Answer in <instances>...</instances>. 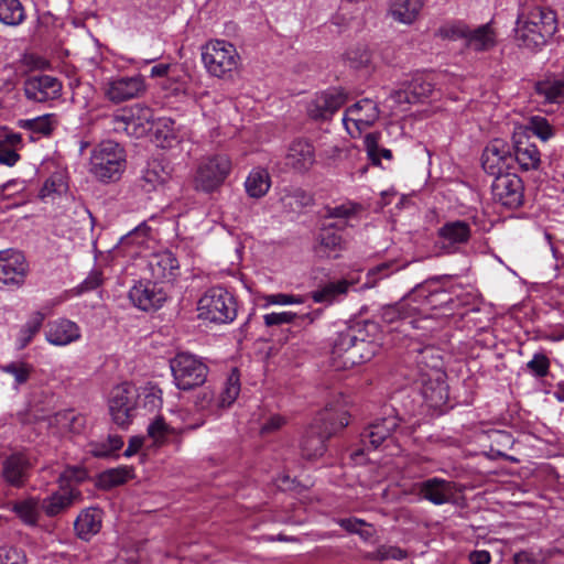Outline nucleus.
I'll use <instances>...</instances> for the list:
<instances>
[{
	"label": "nucleus",
	"mask_w": 564,
	"mask_h": 564,
	"mask_svg": "<svg viewBox=\"0 0 564 564\" xmlns=\"http://www.w3.org/2000/svg\"><path fill=\"white\" fill-rule=\"evenodd\" d=\"M557 30L556 14L550 9L524 4L518 15L516 41L520 47L540 51Z\"/></svg>",
	"instance_id": "f257e3e1"
},
{
	"label": "nucleus",
	"mask_w": 564,
	"mask_h": 564,
	"mask_svg": "<svg viewBox=\"0 0 564 564\" xmlns=\"http://www.w3.org/2000/svg\"><path fill=\"white\" fill-rule=\"evenodd\" d=\"M379 350V345L365 337L362 329L350 328L336 338L330 351V367L335 371L346 370L369 361Z\"/></svg>",
	"instance_id": "f03ea898"
},
{
	"label": "nucleus",
	"mask_w": 564,
	"mask_h": 564,
	"mask_svg": "<svg viewBox=\"0 0 564 564\" xmlns=\"http://www.w3.org/2000/svg\"><path fill=\"white\" fill-rule=\"evenodd\" d=\"M349 424L347 412L336 413L326 410L305 430L301 442V455L305 459L322 457L326 452V441Z\"/></svg>",
	"instance_id": "7ed1b4c3"
},
{
	"label": "nucleus",
	"mask_w": 564,
	"mask_h": 564,
	"mask_svg": "<svg viewBox=\"0 0 564 564\" xmlns=\"http://www.w3.org/2000/svg\"><path fill=\"white\" fill-rule=\"evenodd\" d=\"M232 171V161L225 153L203 158L196 169L194 187L196 191L213 194L225 184Z\"/></svg>",
	"instance_id": "20e7f679"
},
{
	"label": "nucleus",
	"mask_w": 564,
	"mask_h": 564,
	"mask_svg": "<svg viewBox=\"0 0 564 564\" xmlns=\"http://www.w3.org/2000/svg\"><path fill=\"white\" fill-rule=\"evenodd\" d=\"M236 47L224 40H215L203 46L202 59L207 72L218 78H229L238 67Z\"/></svg>",
	"instance_id": "39448f33"
},
{
	"label": "nucleus",
	"mask_w": 564,
	"mask_h": 564,
	"mask_svg": "<svg viewBox=\"0 0 564 564\" xmlns=\"http://www.w3.org/2000/svg\"><path fill=\"white\" fill-rule=\"evenodd\" d=\"M175 386L188 391L203 386L209 373L208 366L189 352H178L170 360Z\"/></svg>",
	"instance_id": "423d86ee"
},
{
	"label": "nucleus",
	"mask_w": 564,
	"mask_h": 564,
	"mask_svg": "<svg viewBox=\"0 0 564 564\" xmlns=\"http://www.w3.org/2000/svg\"><path fill=\"white\" fill-rule=\"evenodd\" d=\"M198 317L212 323H228L237 315L234 296L220 286L205 292L197 304Z\"/></svg>",
	"instance_id": "0eeeda50"
},
{
	"label": "nucleus",
	"mask_w": 564,
	"mask_h": 564,
	"mask_svg": "<svg viewBox=\"0 0 564 564\" xmlns=\"http://www.w3.org/2000/svg\"><path fill=\"white\" fill-rule=\"evenodd\" d=\"M124 164L120 143H98L90 156V172L100 181H115Z\"/></svg>",
	"instance_id": "6e6552de"
},
{
	"label": "nucleus",
	"mask_w": 564,
	"mask_h": 564,
	"mask_svg": "<svg viewBox=\"0 0 564 564\" xmlns=\"http://www.w3.org/2000/svg\"><path fill=\"white\" fill-rule=\"evenodd\" d=\"M433 93V84L422 74L401 84L387 99L393 111L405 112L411 105L424 102Z\"/></svg>",
	"instance_id": "1a4fd4ad"
},
{
	"label": "nucleus",
	"mask_w": 564,
	"mask_h": 564,
	"mask_svg": "<svg viewBox=\"0 0 564 564\" xmlns=\"http://www.w3.org/2000/svg\"><path fill=\"white\" fill-rule=\"evenodd\" d=\"M138 391L134 386L126 382L115 387L108 400L109 413L113 423L120 427L128 426L137 406Z\"/></svg>",
	"instance_id": "9d476101"
},
{
	"label": "nucleus",
	"mask_w": 564,
	"mask_h": 564,
	"mask_svg": "<svg viewBox=\"0 0 564 564\" xmlns=\"http://www.w3.org/2000/svg\"><path fill=\"white\" fill-rule=\"evenodd\" d=\"M346 101L347 95L341 88H329L315 94L306 104V112L313 120H328Z\"/></svg>",
	"instance_id": "9b49d317"
},
{
	"label": "nucleus",
	"mask_w": 564,
	"mask_h": 564,
	"mask_svg": "<svg viewBox=\"0 0 564 564\" xmlns=\"http://www.w3.org/2000/svg\"><path fill=\"white\" fill-rule=\"evenodd\" d=\"M494 198L501 205L516 209L523 205L524 185L514 173H506L495 177L491 185Z\"/></svg>",
	"instance_id": "f8f14e48"
},
{
	"label": "nucleus",
	"mask_w": 564,
	"mask_h": 564,
	"mask_svg": "<svg viewBox=\"0 0 564 564\" xmlns=\"http://www.w3.org/2000/svg\"><path fill=\"white\" fill-rule=\"evenodd\" d=\"M25 97L34 102L57 99L62 93V83L50 75H31L23 83Z\"/></svg>",
	"instance_id": "ddd939ff"
},
{
	"label": "nucleus",
	"mask_w": 564,
	"mask_h": 564,
	"mask_svg": "<svg viewBox=\"0 0 564 564\" xmlns=\"http://www.w3.org/2000/svg\"><path fill=\"white\" fill-rule=\"evenodd\" d=\"M147 90L143 76H121L112 78L108 82L106 88V97L115 102L120 104L130 99L140 98Z\"/></svg>",
	"instance_id": "4468645a"
},
{
	"label": "nucleus",
	"mask_w": 564,
	"mask_h": 564,
	"mask_svg": "<svg viewBox=\"0 0 564 564\" xmlns=\"http://www.w3.org/2000/svg\"><path fill=\"white\" fill-rule=\"evenodd\" d=\"M28 263L21 252L13 250L0 251V283L20 288L24 284Z\"/></svg>",
	"instance_id": "2eb2a0df"
},
{
	"label": "nucleus",
	"mask_w": 564,
	"mask_h": 564,
	"mask_svg": "<svg viewBox=\"0 0 564 564\" xmlns=\"http://www.w3.org/2000/svg\"><path fill=\"white\" fill-rule=\"evenodd\" d=\"M166 297V292L153 280L139 281L129 292L133 305L145 312L161 307Z\"/></svg>",
	"instance_id": "dca6fc26"
},
{
	"label": "nucleus",
	"mask_w": 564,
	"mask_h": 564,
	"mask_svg": "<svg viewBox=\"0 0 564 564\" xmlns=\"http://www.w3.org/2000/svg\"><path fill=\"white\" fill-rule=\"evenodd\" d=\"M459 485L442 478H429L419 485L420 495L434 505L456 503Z\"/></svg>",
	"instance_id": "f3484780"
},
{
	"label": "nucleus",
	"mask_w": 564,
	"mask_h": 564,
	"mask_svg": "<svg viewBox=\"0 0 564 564\" xmlns=\"http://www.w3.org/2000/svg\"><path fill=\"white\" fill-rule=\"evenodd\" d=\"M512 143H503L500 148L496 143L487 145L481 156L484 170L495 177L506 175L505 172L513 163Z\"/></svg>",
	"instance_id": "a211bd4d"
},
{
	"label": "nucleus",
	"mask_w": 564,
	"mask_h": 564,
	"mask_svg": "<svg viewBox=\"0 0 564 564\" xmlns=\"http://www.w3.org/2000/svg\"><path fill=\"white\" fill-rule=\"evenodd\" d=\"M34 463L26 453H13L2 463V477L13 487H22Z\"/></svg>",
	"instance_id": "6ab92c4d"
},
{
	"label": "nucleus",
	"mask_w": 564,
	"mask_h": 564,
	"mask_svg": "<svg viewBox=\"0 0 564 564\" xmlns=\"http://www.w3.org/2000/svg\"><path fill=\"white\" fill-rule=\"evenodd\" d=\"M148 268L156 283L172 282L180 273L178 260L169 250L152 254Z\"/></svg>",
	"instance_id": "aec40b11"
},
{
	"label": "nucleus",
	"mask_w": 564,
	"mask_h": 564,
	"mask_svg": "<svg viewBox=\"0 0 564 564\" xmlns=\"http://www.w3.org/2000/svg\"><path fill=\"white\" fill-rule=\"evenodd\" d=\"M340 230L335 224H323L314 247L318 257L338 258L339 252L346 247V240L339 234Z\"/></svg>",
	"instance_id": "412c9836"
},
{
	"label": "nucleus",
	"mask_w": 564,
	"mask_h": 564,
	"mask_svg": "<svg viewBox=\"0 0 564 564\" xmlns=\"http://www.w3.org/2000/svg\"><path fill=\"white\" fill-rule=\"evenodd\" d=\"M400 419L391 415L369 424L360 434L361 443L371 448H378L399 426Z\"/></svg>",
	"instance_id": "4be33fe9"
},
{
	"label": "nucleus",
	"mask_w": 564,
	"mask_h": 564,
	"mask_svg": "<svg viewBox=\"0 0 564 564\" xmlns=\"http://www.w3.org/2000/svg\"><path fill=\"white\" fill-rule=\"evenodd\" d=\"M79 336V328L72 321L61 318L47 325L46 339L53 345H68L77 340Z\"/></svg>",
	"instance_id": "5701e85b"
},
{
	"label": "nucleus",
	"mask_w": 564,
	"mask_h": 564,
	"mask_svg": "<svg viewBox=\"0 0 564 564\" xmlns=\"http://www.w3.org/2000/svg\"><path fill=\"white\" fill-rule=\"evenodd\" d=\"M536 137L542 141L553 137V128L546 118L541 116H533L529 120L516 127L513 132L514 141H520L522 138L530 139Z\"/></svg>",
	"instance_id": "b1692460"
},
{
	"label": "nucleus",
	"mask_w": 564,
	"mask_h": 564,
	"mask_svg": "<svg viewBox=\"0 0 564 564\" xmlns=\"http://www.w3.org/2000/svg\"><path fill=\"white\" fill-rule=\"evenodd\" d=\"M79 498L80 492L73 488L57 491L41 501V509L47 517H56L65 512Z\"/></svg>",
	"instance_id": "393cba45"
},
{
	"label": "nucleus",
	"mask_w": 564,
	"mask_h": 564,
	"mask_svg": "<svg viewBox=\"0 0 564 564\" xmlns=\"http://www.w3.org/2000/svg\"><path fill=\"white\" fill-rule=\"evenodd\" d=\"M437 235L444 246L465 245L471 237V228L465 220L447 221L438 228Z\"/></svg>",
	"instance_id": "a878e982"
},
{
	"label": "nucleus",
	"mask_w": 564,
	"mask_h": 564,
	"mask_svg": "<svg viewBox=\"0 0 564 564\" xmlns=\"http://www.w3.org/2000/svg\"><path fill=\"white\" fill-rule=\"evenodd\" d=\"M315 162L312 143H292L285 155V165L297 172L307 171Z\"/></svg>",
	"instance_id": "bb28decb"
},
{
	"label": "nucleus",
	"mask_w": 564,
	"mask_h": 564,
	"mask_svg": "<svg viewBox=\"0 0 564 564\" xmlns=\"http://www.w3.org/2000/svg\"><path fill=\"white\" fill-rule=\"evenodd\" d=\"M322 314V310H315L306 314L297 315L292 312L270 313L263 316L268 327L293 323L295 326L311 325Z\"/></svg>",
	"instance_id": "cd10ccee"
},
{
	"label": "nucleus",
	"mask_w": 564,
	"mask_h": 564,
	"mask_svg": "<svg viewBox=\"0 0 564 564\" xmlns=\"http://www.w3.org/2000/svg\"><path fill=\"white\" fill-rule=\"evenodd\" d=\"M134 478V468L129 466H120L109 468L98 475L97 485L99 488L109 490L113 487L126 484L129 479Z\"/></svg>",
	"instance_id": "c85d7f7f"
},
{
	"label": "nucleus",
	"mask_w": 564,
	"mask_h": 564,
	"mask_svg": "<svg viewBox=\"0 0 564 564\" xmlns=\"http://www.w3.org/2000/svg\"><path fill=\"white\" fill-rule=\"evenodd\" d=\"M462 35L467 40V45L475 51H487L495 45V33L488 24L475 30L466 29Z\"/></svg>",
	"instance_id": "c756f323"
},
{
	"label": "nucleus",
	"mask_w": 564,
	"mask_h": 564,
	"mask_svg": "<svg viewBox=\"0 0 564 564\" xmlns=\"http://www.w3.org/2000/svg\"><path fill=\"white\" fill-rule=\"evenodd\" d=\"M101 528V518L97 510H85L79 513L74 523L76 534L88 540L91 535L99 532Z\"/></svg>",
	"instance_id": "7c9ffc66"
},
{
	"label": "nucleus",
	"mask_w": 564,
	"mask_h": 564,
	"mask_svg": "<svg viewBox=\"0 0 564 564\" xmlns=\"http://www.w3.org/2000/svg\"><path fill=\"white\" fill-rule=\"evenodd\" d=\"M422 9V0H394L390 7V13L395 21L411 24Z\"/></svg>",
	"instance_id": "2f4dec72"
},
{
	"label": "nucleus",
	"mask_w": 564,
	"mask_h": 564,
	"mask_svg": "<svg viewBox=\"0 0 564 564\" xmlns=\"http://www.w3.org/2000/svg\"><path fill=\"white\" fill-rule=\"evenodd\" d=\"M513 162H518L523 170H535L541 163L540 151L535 143H513Z\"/></svg>",
	"instance_id": "473e14b6"
},
{
	"label": "nucleus",
	"mask_w": 564,
	"mask_h": 564,
	"mask_svg": "<svg viewBox=\"0 0 564 564\" xmlns=\"http://www.w3.org/2000/svg\"><path fill=\"white\" fill-rule=\"evenodd\" d=\"M270 186L271 180L269 172L260 167L252 170L245 182L246 192L252 198L263 197Z\"/></svg>",
	"instance_id": "72a5a7b5"
},
{
	"label": "nucleus",
	"mask_w": 564,
	"mask_h": 564,
	"mask_svg": "<svg viewBox=\"0 0 564 564\" xmlns=\"http://www.w3.org/2000/svg\"><path fill=\"white\" fill-rule=\"evenodd\" d=\"M416 308L409 303L408 296H404L393 304L382 306L380 310V317L384 323L393 324L398 321L414 316Z\"/></svg>",
	"instance_id": "f704fd0d"
},
{
	"label": "nucleus",
	"mask_w": 564,
	"mask_h": 564,
	"mask_svg": "<svg viewBox=\"0 0 564 564\" xmlns=\"http://www.w3.org/2000/svg\"><path fill=\"white\" fill-rule=\"evenodd\" d=\"M350 282L347 280L332 281L323 285L321 289L311 293L312 299L316 303H332L339 295L346 294Z\"/></svg>",
	"instance_id": "c9c22d12"
},
{
	"label": "nucleus",
	"mask_w": 564,
	"mask_h": 564,
	"mask_svg": "<svg viewBox=\"0 0 564 564\" xmlns=\"http://www.w3.org/2000/svg\"><path fill=\"white\" fill-rule=\"evenodd\" d=\"M19 126L31 132L30 141H34L35 138H47L54 129L53 116L45 115L30 120H20Z\"/></svg>",
	"instance_id": "e433bc0d"
},
{
	"label": "nucleus",
	"mask_w": 564,
	"mask_h": 564,
	"mask_svg": "<svg viewBox=\"0 0 564 564\" xmlns=\"http://www.w3.org/2000/svg\"><path fill=\"white\" fill-rule=\"evenodd\" d=\"M24 20V7L19 0H0V22L17 26Z\"/></svg>",
	"instance_id": "4c0bfd02"
},
{
	"label": "nucleus",
	"mask_w": 564,
	"mask_h": 564,
	"mask_svg": "<svg viewBox=\"0 0 564 564\" xmlns=\"http://www.w3.org/2000/svg\"><path fill=\"white\" fill-rule=\"evenodd\" d=\"M356 214V206L351 203L343 204L335 207L324 208V223L335 224L338 229H345L347 226V219Z\"/></svg>",
	"instance_id": "58836bf2"
},
{
	"label": "nucleus",
	"mask_w": 564,
	"mask_h": 564,
	"mask_svg": "<svg viewBox=\"0 0 564 564\" xmlns=\"http://www.w3.org/2000/svg\"><path fill=\"white\" fill-rule=\"evenodd\" d=\"M13 511L17 516L29 525H35L39 520L41 501L35 498H28L13 505Z\"/></svg>",
	"instance_id": "ea45409f"
},
{
	"label": "nucleus",
	"mask_w": 564,
	"mask_h": 564,
	"mask_svg": "<svg viewBox=\"0 0 564 564\" xmlns=\"http://www.w3.org/2000/svg\"><path fill=\"white\" fill-rule=\"evenodd\" d=\"M240 392V378L239 372L235 368L231 370L230 375L228 376L225 386L219 393V397L217 399V406L219 408H227L230 406Z\"/></svg>",
	"instance_id": "a19ab883"
},
{
	"label": "nucleus",
	"mask_w": 564,
	"mask_h": 564,
	"mask_svg": "<svg viewBox=\"0 0 564 564\" xmlns=\"http://www.w3.org/2000/svg\"><path fill=\"white\" fill-rule=\"evenodd\" d=\"M538 95L543 96L549 102H557L564 96V79L546 78L535 85Z\"/></svg>",
	"instance_id": "79ce46f5"
},
{
	"label": "nucleus",
	"mask_w": 564,
	"mask_h": 564,
	"mask_svg": "<svg viewBox=\"0 0 564 564\" xmlns=\"http://www.w3.org/2000/svg\"><path fill=\"white\" fill-rule=\"evenodd\" d=\"M343 122L348 134L354 139L360 138L361 133L372 124V122H366L358 116L357 107H349L346 109Z\"/></svg>",
	"instance_id": "37998d69"
},
{
	"label": "nucleus",
	"mask_w": 564,
	"mask_h": 564,
	"mask_svg": "<svg viewBox=\"0 0 564 564\" xmlns=\"http://www.w3.org/2000/svg\"><path fill=\"white\" fill-rule=\"evenodd\" d=\"M68 189V185L65 181V177L61 173H54L51 175L43 184L42 188L39 192V197L41 199H45L46 197L58 195L66 193Z\"/></svg>",
	"instance_id": "c03bdc74"
},
{
	"label": "nucleus",
	"mask_w": 564,
	"mask_h": 564,
	"mask_svg": "<svg viewBox=\"0 0 564 564\" xmlns=\"http://www.w3.org/2000/svg\"><path fill=\"white\" fill-rule=\"evenodd\" d=\"M44 314L35 312L24 327L20 330L19 336V348L26 347L32 338L39 333L44 321Z\"/></svg>",
	"instance_id": "a18cd8bd"
},
{
	"label": "nucleus",
	"mask_w": 564,
	"mask_h": 564,
	"mask_svg": "<svg viewBox=\"0 0 564 564\" xmlns=\"http://www.w3.org/2000/svg\"><path fill=\"white\" fill-rule=\"evenodd\" d=\"M423 395L433 406H440L448 399L447 384L443 380H437L435 387L432 383L425 384Z\"/></svg>",
	"instance_id": "49530a36"
},
{
	"label": "nucleus",
	"mask_w": 564,
	"mask_h": 564,
	"mask_svg": "<svg viewBox=\"0 0 564 564\" xmlns=\"http://www.w3.org/2000/svg\"><path fill=\"white\" fill-rule=\"evenodd\" d=\"M282 202L285 206H289L292 209L302 208L313 205L314 196L302 188H295L292 192L285 194L282 197Z\"/></svg>",
	"instance_id": "de8ad7c7"
},
{
	"label": "nucleus",
	"mask_w": 564,
	"mask_h": 564,
	"mask_svg": "<svg viewBox=\"0 0 564 564\" xmlns=\"http://www.w3.org/2000/svg\"><path fill=\"white\" fill-rule=\"evenodd\" d=\"M406 557L408 552L394 545H381L368 555V558L375 561L403 560Z\"/></svg>",
	"instance_id": "09e8293b"
},
{
	"label": "nucleus",
	"mask_w": 564,
	"mask_h": 564,
	"mask_svg": "<svg viewBox=\"0 0 564 564\" xmlns=\"http://www.w3.org/2000/svg\"><path fill=\"white\" fill-rule=\"evenodd\" d=\"M1 369L7 373L12 375L18 384H23L29 380L33 367L23 361H12L1 367Z\"/></svg>",
	"instance_id": "8fccbe9b"
},
{
	"label": "nucleus",
	"mask_w": 564,
	"mask_h": 564,
	"mask_svg": "<svg viewBox=\"0 0 564 564\" xmlns=\"http://www.w3.org/2000/svg\"><path fill=\"white\" fill-rule=\"evenodd\" d=\"M392 267H394L393 262H382L370 269L367 273V281L365 285L368 288H373L380 279L387 278L392 272L399 270V268L392 270Z\"/></svg>",
	"instance_id": "3c124183"
},
{
	"label": "nucleus",
	"mask_w": 564,
	"mask_h": 564,
	"mask_svg": "<svg viewBox=\"0 0 564 564\" xmlns=\"http://www.w3.org/2000/svg\"><path fill=\"white\" fill-rule=\"evenodd\" d=\"M351 107H357L358 116L366 122H375L378 119V109L375 101L370 99H362L354 104Z\"/></svg>",
	"instance_id": "603ef678"
},
{
	"label": "nucleus",
	"mask_w": 564,
	"mask_h": 564,
	"mask_svg": "<svg viewBox=\"0 0 564 564\" xmlns=\"http://www.w3.org/2000/svg\"><path fill=\"white\" fill-rule=\"evenodd\" d=\"M527 367L536 377H545L549 373L550 361L545 355L535 354Z\"/></svg>",
	"instance_id": "864d4df0"
},
{
	"label": "nucleus",
	"mask_w": 564,
	"mask_h": 564,
	"mask_svg": "<svg viewBox=\"0 0 564 564\" xmlns=\"http://www.w3.org/2000/svg\"><path fill=\"white\" fill-rule=\"evenodd\" d=\"M0 564H25L24 554L12 546L0 547Z\"/></svg>",
	"instance_id": "5fc2aeb1"
},
{
	"label": "nucleus",
	"mask_w": 564,
	"mask_h": 564,
	"mask_svg": "<svg viewBox=\"0 0 564 564\" xmlns=\"http://www.w3.org/2000/svg\"><path fill=\"white\" fill-rule=\"evenodd\" d=\"M367 155L372 165H381V158L391 160L392 152L379 147V143H366Z\"/></svg>",
	"instance_id": "6e6d98bb"
},
{
	"label": "nucleus",
	"mask_w": 564,
	"mask_h": 564,
	"mask_svg": "<svg viewBox=\"0 0 564 564\" xmlns=\"http://www.w3.org/2000/svg\"><path fill=\"white\" fill-rule=\"evenodd\" d=\"M170 433V427L164 422L163 417H158L148 426V434L155 442L161 443Z\"/></svg>",
	"instance_id": "4d7b16f0"
},
{
	"label": "nucleus",
	"mask_w": 564,
	"mask_h": 564,
	"mask_svg": "<svg viewBox=\"0 0 564 564\" xmlns=\"http://www.w3.org/2000/svg\"><path fill=\"white\" fill-rule=\"evenodd\" d=\"M285 419L280 414H272L265 419L260 427V434L262 436L270 435L279 431L284 424Z\"/></svg>",
	"instance_id": "13d9d810"
},
{
	"label": "nucleus",
	"mask_w": 564,
	"mask_h": 564,
	"mask_svg": "<svg viewBox=\"0 0 564 564\" xmlns=\"http://www.w3.org/2000/svg\"><path fill=\"white\" fill-rule=\"evenodd\" d=\"M348 58L354 67H366L371 62V53L367 48H357L348 53Z\"/></svg>",
	"instance_id": "bf43d9fd"
},
{
	"label": "nucleus",
	"mask_w": 564,
	"mask_h": 564,
	"mask_svg": "<svg viewBox=\"0 0 564 564\" xmlns=\"http://www.w3.org/2000/svg\"><path fill=\"white\" fill-rule=\"evenodd\" d=\"M147 126L139 119L128 116L126 135L128 138L141 139L145 135Z\"/></svg>",
	"instance_id": "052dcab7"
},
{
	"label": "nucleus",
	"mask_w": 564,
	"mask_h": 564,
	"mask_svg": "<svg viewBox=\"0 0 564 564\" xmlns=\"http://www.w3.org/2000/svg\"><path fill=\"white\" fill-rule=\"evenodd\" d=\"M265 301L268 304L289 305L303 303V297L300 295L278 293L268 295Z\"/></svg>",
	"instance_id": "680f3d73"
},
{
	"label": "nucleus",
	"mask_w": 564,
	"mask_h": 564,
	"mask_svg": "<svg viewBox=\"0 0 564 564\" xmlns=\"http://www.w3.org/2000/svg\"><path fill=\"white\" fill-rule=\"evenodd\" d=\"M87 478V471L82 467H67L63 474L61 475L59 479L62 481H75V482H83Z\"/></svg>",
	"instance_id": "e2e57ef3"
},
{
	"label": "nucleus",
	"mask_w": 564,
	"mask_h": 564,
	"mask_svg": "<svg viewBox=\"0 0 564 564\" xmlns=\"http://www.w3.org/2000/svg\"><path fill=\"white\" fill-rule=\"evenodd\" d=\"M215 401V393L209 389H204L197 393L195 399V405L199 410H206L212 408Z\"/></svg>",
	"instance_id": "0e129e2a"
},
{
	"label": "nucleus",
	"mask_w": 564,
	"mask_h": 564,
	"mask_svg": "<svg viewBox=\"0 0 564 564\" xmlns=\"http://www.w3.org/2000/svg\"><path fill=\"white\" fill-rule=\"evenodd\" d=\"M150 231H151V227L147 225V223H142L140 224L137 228H134L133 230H131L127 236H126V240H134V239H138V238H141L140 240H137L135 242L138 245H142L145 239L149 237L150 235Z\"/></svg>",
	"instance_id": "69168bd1"
},
{
	"label": "nucleus",
	"mask_w": 564,
	"mask_h": 564,
	"mask_svg": "<svg viewBox=\"0 0 564 564\" xmlns=\"http://www.w3.org/2000/svg\"><path fill=\"white\" fill-rule=\"evenodd\" d=\"M7 144L8 143H0V164L13 166L18 162L20 155L15 150L7 148Z\"/></svg>",
	"instance_id": "338daca9"
},
{
	"label": "nucleus",
	"mask_w": 564,
	"mask_h": 564,
	"mask_svg": "<svg viewBox=\"0 0 564 564\" xmlns=\"http://www.w3.org/2000/svg\"><path fill=\"white\" fill-rule=\"evenodd\" d=\"M514 564H540L541 558L539 554L532 551H520L513 556Z\"/></svg>",
	"instance_id": "774afa93"
}]
</instances>
